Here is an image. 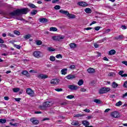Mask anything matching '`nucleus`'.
I'll list each match as a JSON object with an SVG mask.
<instances>
[{"label": "nucleus", "mask_w": 127, "mask_h": 127, "mask_svg": "<svg viewBox=\"0 0 127 127\" xmlns=\"http://www.w3.org/2000/svg\"><path fill=\"white\" fill-rule=\"evenodd\" d=\"M28 12V8H24L22 9H17L14 11L10 12V14L12 16L15 15H20V14H26Z\"/></svg>", "instance_id": "obj_1"}, {"label": "nucleus", "mask_w": 127, "mask_h": 127, "mask_svg": "<svg viewBox=\"0 0 127 127\" xmlns=\"http://www.w3.org/2000/svg\"><path fill=\"white\" fill-rule=\"evenodd\" d=\"M60 12H61V13H63V14H65V15H67V16H68L69 18H76V15L73 14H70L68 11L61 9L60 10Z\"/></svg>", "instance_id": "obj_2"}, {"label": "nucleus", "mask_w": 127, "mask_h": 127, "mask_svg": "<svg viewBox=\"0 0 127 127\" xmlns=\"http://www.w3.org/2000/svg\"><path fill=\"white\" fill-rule=\"evenodd\" d=\"M51 103V102L49 101L45 102L44 103H43V105L41 106H40L39 108L41 110H46L47 108H49V107H50Z\"/></svg>", "instance_id": "obj_3"}, {"label": "nucleus", "mask_w": 127, "mask_h": 127, "mask_svg": "<svg viewBox=\"0 0 127 127\" xmlns=\"http://www.w3.org/2000/svg\"><path fill=\"white\" fill-rule=\"evenodd\" d=\"M33 56L36 58H41V57H43V54L40 51H36L33 53Z\"/></svg>", "instance_id": "obj_4"}, {"label": "nucleus", "mask_w": 127, "mask_h": 127, "mask_svg": "<svg viewBox=\"0 0 127 127\" xmlns=\"http://www.w3.org/2000/svg\"><path fill=\"white\" fill-rule=\"evenodd\" d=\"M110 90L111 88L109 87H102L99 90V94H106V93H108Z\"/></svg>", "instance_id": "obj_5"}, {"label": "nucleus", "mask_w": 127, "mask_h": 127, "mask_svg": "<svg viewBox=\"0 0 127 127\" xmlns=\"http://www.w3.org/2000/svg\"><path fill=\"white\" fill-rule=\"evenodd\" d=\"M111 117H112V118H115V119H118V118H120L121 114L119 112L116 111L111 113Z\"/></svg>", "instance_id": "obj_6"}, {"label": "nucleus", "mask_w": 127, "mask_h": 127, "mask_svg": "<svg viewBox=\"0 0 127 127\" xmlns=\"http://www.w3.org/2000/svg\"><path fill=\"white\" fill-rule=\"evenodd\" d=\"M60 82V79H54L51 80V84L53 85H58Z\"/></svg>", "instance_id": "obj_7"}, {"label": "nucleus", "mask_w": 127, "mask_h": 127, "mask_svg": "<svg viewBox=\"0 0 127 127\" xmlns=\"http://www.w3.org/2000/svg\"><path fill=\"white\" fill-rule=\"evenodd\" d=\"M68 89L70 90H71V91H75L76 90H78V86L76 85H69L68 86Z\"/></svg>", "instance_id": "obj_8"}, {"label": "nucleus", "mask_w": 127, "mask_h": 127, "mask_svg": "<svg viewBox=\"0 0 127 127\" xmlns=\"http://www.w3.org/2000/svg\"><path fill=\"white\" fill-rule=\"evenodd\" d=\"M26 93L28 94V95H29L31 96V97H33V96L34 95V91L32 90L30 88H27L26 90Z\"/></svg>", "instance_id": "obj_9"}, {"label": "nucleus", "mask_w": 127, "mask_h": 127, "mask_svg": "<svg viewBox=\"0 0 127 127\" xmlns=\"http://www.w3.org/2000/svg\"><path fill=\"white\" fill-rule=\"evenodd\" d=\"M37 77L39 79H46L48 78V75L44 74H40L37 76Z\"/></svg>", "instance_id": "obj_10"}, {"label": "nucleus", "mask_w": 127, "mask_h": 127, "mask_svg": "<svg viewBox=\"0 0 127 127\" xmlns=\"http://www.w3.org/2000/svg\"><path fill=\"white\" fill-rule=\"evenodd\" d=\"M30 121L33 124V125H38V124H39V121L36 120V118H35L30 119Z\"/></svg>", "instance_id": "obj_11"}, {"label": "nucleus", "mask_w": 127, "mask_h": 127, "mask_svg": "<svg viewBox=\"0 0 127 127\" xmlns=\"http://www.w3.org/2000/svg\"><path fill=\"white\" fill-rule=\"evenodd\" d=\"M39 22L41 23H46L48 22V19L46 18H41L39 19Z\"/></svg>", "instance_id": "obj_12"}, {"label": "nucleus", "mask_w": 127, "mask_h": 127, "mask_svg": "<svg viewBox=\"0 0 127 127\" xmlns=\"http://www.w3.org/2000/svg\"><path fill=\"white\" fill-rule=\"evenodd\" d=\"M77 4L80 5V6H87V5H88V3L84 1L78 2Z\"/></svg>", "instance_id": "obj_13"}, {"label": "nucleus", "mask_w": 127, "mask_h": 127, "mask_svg": "<svg viewBox=\"0 0 127 127\" xmlns=\"http://www.w3.org/2000/svg\"><path fill=\"white\" fill-rule=\"evenodd\" d=\"M66 78H67L68 80H72L73 79H75V78H76V76H75V75H74L68 74L67 76H66Z\"/></svg>", "instance_id": "obj_14"}, {"label": "nucleus", "mask_w": 127, "mask_h": 127, "mask_svg": "<svg viewBox=\"0 0 127 127\" xmlns=\"http://www.w3.org/2000/svg\"><path fill=\"white\" fill-rule=\"evenodd\" d=\"M124 71L123 70H121L119 72V74L120 75V76H121V77H127V73L124 74Z\"/></svg>", "instance_id": "obj_15"}, {"label": "nucleus", "mask_w": 127, "mask_h": 127, "mask_svg": "<svg viewBox=\"0 0 127 127\" xmlns=\"http://www.w3.org/2000/svg\"><path fill=\"white\" fill-rule=\"evenodd\" d=\"M71 125L72 126H80V123H79V121H73L72 123H71Z\"/></svg>", "instance_id": "obj_16"}, {"label": "nucleus", "mask_w": 127, "mask_h": 127, "mask_svg": "<svg viewBox=\"0 0 127 127\" xmlns=\"http://www.w3.org/2000/svg\"><path fill=\"white\" fill-rule=\"evenodd\" d=\"M87 72H88V73H95V72H96V70H95V69L92 68V67H90L89 68L87 69Z\"/></svg>", "instance_id": "obj_17"}, {"label": "nucleus", "mask_w": 127, "mask_h": 127, "mask_svg": "<svg viewBox=\"0 0 127 127\" xmlns=\"http://www.w3.org/2000/svg\"><path fill=\"white\" fill-rule=\"evenodd\" d=\"M82 125L85 126V127H87L88 126H90V123L87 121H84L82 122Z\"/></svg>", "instance_id": "obj_18"}, {"label": "nucleus", "mask_w": 127, "mask_h": 127, "mask_svg": "<svg viewBox=\"0 0 127 127\" xmlns=\"http://www.w3.org/2000/svg\"><path fill=\"white\" fill-rule=\"evenodd\" d=\"M69 46L70 48H72V49H74V48H76V47H77V45L75 43H70Z\"/></svg>", "instance_id": "obj_19"}, {"label": "nucleus", "mask_w": 127, "mask_h": 127, "mask_svg": "<svg viewBox=\"0 0 127 127\" xmlns=\"http://www.w3.org/2000/svg\"><path fill=\"white\" fill-rule=\"evenodd\" d=\"M123 38H124V36L123 35H119L117 37H115L114 38L115 39H116V40H121V39H123Z\"/></svg>", "instance_id": "obj_20"}, {"label": "nucleus", "mask_w": 127, "mask_h": 127, "mask_svg": "<svg viewBox=\"0 0 127 127\" xmlns=\"http://www.w3.org/2000/svg\"><path fill=\"white\" fill-rule=\"evenodd\" d=\"M67 68H64L62 69L61 72L62 75H66V74H67Z\"/></svg>", "instance_id": "obj_21"}, {"label": "nucleus", "mask_w": 127, "mask_h": 127, "mask_svg": "<svg viewBox=\"0 0 127 127\" xmlns=\"http://www.w3.org/2000/svg\"><path fill=\"white\" fill-rule=\"evenodd\" d=\"M118 86H119V84L117 83L116 82H113L112 83V88L116 89V88H118Z\"/></svg>", "instance_id": "obj_22"}, {"label": "nucleus", "mask_w": 127, "mask_h": 127, "mask_svg": "<svg viewBox=\"0 0 127 127\" xmlns=\"http://www.w3.org/2000/svg\"><path fill=\"white\" fill-rule=\"evenodd\" d=\"M84 11L86 13H91L92 12V9L90 8H86L84 10Z\"/></svg>", "instance_id": "obj_23"}, {"label": "nucleus", "mask_w": 127, "mask_h": 127, "mask_svg": "<svg viewBox=\"0 0 127 127\" xmlns=\"http://www.w3.org/2000/svg\"><path fill=\"white\" fill-rule=\"evenodd\" d=\"M114 54H116V51L115 50H111L109 52V55H114Z\"/></svg>", "instance_id": "obj_24"}, {"label": "nucleus", "mask_w": 127, "mask_h": 127, "mask_svg": "<svg viewBox=\"0 0 127 127\" xmlns=\"http://www.w3.org/2000/svg\"><path fill=\"white\" fill-rule=\"evenodd\" d=\"M16 19H17L18 20L25 21V22H26V23H27L28 22L26 20L23 19V18H22V17H18L16 18Z\"/></svg>", "instance_id": "obj_25"}, {"label": "nucleus", "mask_w": 127, "mask_h": 127, "mask_svg": "<svg viewBox=\"0 0 127 127\" xmlns=\"http://www.w3.org/2000/svg\"><path fill=\"white\" fill-rule=\"evenodd\" d=\"M29 6L31 7V8H37V6L32 3H29Z\"/></svg>", "instance_id": "obj_26"}, {"label": "nucleus", "mask_w": 127, "mask_h": 127, "mask_svg": "<svg viewBox=\"0 0 127 127\" xmlns=\"http://www.w3.org/2000/svg\"><path fill=\"white\" fill-rule=\"evenodd\" d=\"M77 84L78 86H82V85L84 84V81L83 80V79H80L78 81Z\"/></svg>", "instance_id": "obj_27"}, {"label": "nucleus", "mask_w": 127, "mask_h": 127, "mask_svg": "<svg viewBox=\"0 0 127 127\" xmlns=\"http://www.w3.org/2000/svg\"><path fill=\"white\" fill-rule=\"evenodd\" d=\"M93 102L94 103H96V104H101L102 103V101L100 100V99H95L93 100Z\"/></svg>", "instance_id": "obj_28"}, {"label": "nucleus", "mask_w": 127, "mask_h": 127, "mask_svg": "<svg viewBox=\"0 0 127 127\" xmlns=\"http://www.w3.org/2000/svg\"><path fill=\"white\" fill-rule=\"evenodd\" d=\"M47 50L50 52H53V51H55V49H54L52 47H48Z\"/></svg>", "instance_id": "obj_29"}, {"label": "nucleus", "mask_w": 127, "mask_h": 127, "mask_svg": "<svg viewBox=\"0 0 127 127\" xmlns=\"http://www.w3.org/2000/svg\"><path fill=\"white\" fill-rule=\"evenodd\" d=\"M65 38V36H58V41H60L61 39H64Z\"/></svg>", "instance_id": "obj_30"}, {"label": "nucleus", "mask_w": 127, "mask_h": 127, "mask_svg": "<svg viewBox=\"0 0 127 127\" xmlns=\"http://www.w3.org/2000/svg\"><path fill=\"white\" fill-rule=\"evenodd\" d=\"M115 105L116 107H120L122 106V105H123V103L122 102V101H119L118 102L116 103Z\"/></svg>", "instance_id": "obj_31"}, {"label": "nucleus", "mask_w": 127, "mask_h": 127, "mask_svg": "<svg viewBox=\"0 0 127 127\" xmlns=\"http://www.w3.org/2000/svg\"><path fill=\"white\" fill-rule=\"evenodd\" d=\"M22 74H23V75H25V76H28V75H29V73H28V71L26 70L23 71L22 72Z\"/></svg>", "instance_id": "obj_32"}, {"label": "nucleus", "mask_w": 127, "mask_h": 127, "mask_svg": "<svg viewBox=\"0 0 127 127\" xmlns=\"http://www.w3.org/2000/svg\"><path fill=\"white\" fill-rule=\"evenodd\" d=\"M84 116H85V115L81 114H78L75 115L74 117V118H79V117H84Z\"/></svg>", "instance_id": "obj_33"}, {"label": "nucleus", "mask_w": 127, "mask_h": 127, "mask_svg": "<svg viewBox=\"0 0 127 127\" xmlns=\"http://www.w3.org/2000/svg\"><path fill=\"white\" fill-rule=\"evenodd\" d=\"M31 37V36L30 34L25 35L24 36V38L25 39H29V38H30Z\"/></svg>", "instance_id": "obj_34"}, {"label": "nucleus", "mask_w": 127, "mask_h": 127, "mask_svg": "<svg viewBox=\"0 0 127 127\" xmlns=\"http://www.w3.org/2000/svg\"><path fill=\"white\" fill-rule=\"evenodd\" d=\"M58 29L55 27H51L50 28V31H57Z\"/></svg>", "instance_id": "obj_35"}, {"label": "nucleus", "mask_w": 127, "mask_h": 127, "mask_svg": "<svg viewBox=\"0 0 127 127\" xmlns=\"http://www.w3.org/2000/svg\"><path fill=\"white\" fill-rule=\"evenodd\" d=\"M36 13H37V10H34L31 12V14L32 15H35Z\"/></svg>", "instance_id": "obj_36"}, {"label": "nucleus", "mask_w": 127, "mask_h": 127, "mask_svg": "<svg viewBox=\"0 0 127 127\" xmlns=\"http://www.w3.org/2000/svg\"><path fill=\"white\" fill-rule=\"evenodd\" d=\"M36 43L37 45H41V44H42V42L40 40H37L36 41Z\"/></svg>", "instance_id": "obj_37"}, {"label": "nucleus", "mask_w": 127, "mask_h": 127, "mask_svg": "<svg viewBox=\"0 0 127 127\" xmlns=\"http://www.w3.org/2000/svg\"><path fill=\"white\" fill-rule=\"evenodd\" d=\"M50 61H52L53 62H54V61L55 60V57L51 56L50 57Z\"/></svg>", "instance_id": "obj_38"}, {"label": "nucleus", "mask_w": 127, "mask_h": 127, "mask_svg": "<svg viewBox=\"0 0 127 127\" xmlns=\"http://www.w3.org/2000/svg\"><path fill=\"white\" fill-rule=\"evenodd\" d=\"M0 123L1 124H5V123H6V120H5V119H0Z\"/></svg>", "instance_id": "obj_39"}, {"label": "nucleus", "mask_w": 127, "mask_h": 127, "mask_svg": "<svg viewBox=\"0 0 127 127\" xmlns=\"http://www.w3.org/2000/svg\"><path fill=\"white\" fill-rule=\"evenodd\" d=\"M13 91L14 93H17V92L19 91V88H15L13 89Z\"/></svg>", "instance_id": "obj_40"}, {"label": "nucleus", "mask_w": 127, "mask_h": 127, "mask_svg": "<svg viewBox=\"0 0 127 127\" xmlns=\"http://www.w3.org/2000/svg\"><path fill=\"white\" fill-rule=\"evenodd\" d=\"M14 34L16 35H20V32L18 31L15 30L14 31Z\"/></svg>", "instance_id": "obj_41"}, {"label": "nucleus", "mask_w": 127, "mask_h": 127, "mask_svg": "<svg viewBox=\"0 0 127 127\" xmlns=\"http://www.w3.org/2000/svg\"><path fill=\"white\" fill-rule=\"evenodd\" d=\"M52 39H53V40H55L56 41H58V36H53Z\"/></svg>", "instance_id": "obj_42"}, {"label": "nucleus", "mask_w": 127, "mask_h": 127, "mask_svg": "<svg viewBox=\"0 0 127 127\" xmlns=\"http://www.w3.org/2000/svg\"><path fill=\"white\" fill-rule=\"evenodd\" d=\"M55 90L57 91V92H62L63 89H62V88H55Z\"/></svg>", "instance_id": "obj_43"}, {"label": "nucleus", "mask_w": 127, "mask_h": 127, "mask_svg": "<svg viewBox=\"0 0 127 127\" xmlns=\"http://www.w3.org/2000/svg\"><path fill=\"white\" fill-rule=\"evenodd\" d=\"M13 46L17 48V49H20L21 47L20 45H16V44H14Z\"/></svg>", "instance_id": "obj_44"}, {"label": "nucleus", "mask_w": 127, "mask_h": 127, "mask_svg": "<svg viewBox=\"0 0 127 127\" xmlns=\"http://www.w3.org/2000/svg\"><path fill=\"white\" fill-rule=\"evenodd\" d=\"M61 7H60V5H56L54 7V8H55V9L58 10V9H60Z\"/></svg>", "instance_id": "obj_45"}, {"label": "nucleus", "mask_w": 127, "mask_h": 127, "mask_svg": "<svg viewBox=\"0 0 127 127\" xmlns=\"http://www.w3.org/2000/svg\"><path fill=\"white\" fill-rule=\"evenodd\" d=\"M56 58H58V59L61 58L62 59V55L61 54H59V55H57L56 56Z\"/></svg>", "instance_id": "obj_46"}, {"label": "nucleus", "mask_w": 127, "mask_h": 127, "mask_svg": "<svg viewBox=\"0 0 127 127\" xmlns=\"http://www.w3.org/2000/svg\"><path fill=\"white\" fill-rule=\"evenodd\" d=\"M10 126H13V127H17V123L12 124L11 122L9 123Z\"/></svg>", "instance_id": "obj_47"}, {"label": "nucleus", "mask_w": 127, "mask_h": 127, "mask_svg": "<svg viewBox=\"0 0 127 127\" xmlns=\"http://www.w3.org/2000/svg\"><path fill=\"white\" fill-rule=\"evenodd\" d=\"M66 98L67 99H73V98H74V95H68V96H66Z\"/></svg>", "instance_id": "obj_48"}, {"label": "nucleus", "mask_w": 127, "mask_h": 127, "mask_svg": "<svg viewBox=\"0 0 127 127\" xmlns=\"http://www.w3.org/2000/svg\"><path fill=\"white\" fill-rule=\"evenodd\" d=\"M115 73L114 72H110L109 74V76H110V77H114V76H115Z\"/></svg>", "instance_id": "obj_49"}, {"label": "nucleus", "mask_w": 127, "mask_h": 127, "mask_svg": "<svg viewBox=\"0 0 127 127\" xmlns=\"http://www.w3.org/2000/svg\"><path fill=\"white\" fill-rule=\"evenodd\" d=\"M100 28H101V27L97 26L94 28V29L96 30V31H98V30H100Z\"/></svg>", "instance_id": "obj_50"}, {"label": "nucleus", "mask_w": 127, "mask_h": 127, "mask_svg": "<svg viewBox=\"0 0 127 127\" xmlns=\"http://www.w3.org/2000/svg\"><path fill=\"white\" fill-rule=\"evenodd\" d=\"M0 47H2V48H5L6 47V45L2 44L0 45Z\"/></svg>", "instance_id": "obj_51"}, {"label": "nucleus", "mask_w": 127, "mask_h": 127, "mask_svg": "<svg viewBox=\"0 0 127 127\" xmlns=\"http://www.w3.org/2000/svg\"><path fill=\"white\" fill-rule=\"evenodd\" d=\"M75 65H70V66H69V68H70V69H75Z\"/></svg>", "instance_id": "obj_52"}, {"label": "nucleus", "mask_w": 127, "mask_h": 127, "mask_svg": "<svg viewBox=\"0 0 127 127\" xmlns=\"http://www.w3.org/2000/svg\"><path fill=\"white\" fill-rule=\"evenodd\" d=\"M123 87H124V88H127V81H126V82L124 83V85H123Z\"/></svg>", "instance_id": "obj_53"}, {"label": "nucleus", "mask_w": 127, "mask_h": 127, "mask_svg": "<svg viewBox=\"0 0 127 127\" xmlns=\"http://www.w3.org/2000/svg\"><path fill=\"white\" fill-rule=\"evenodd\" d=\"M83 112H85V113H90V110L88 109H85L83 110Z\"/></svg>", "instance_id": "obj_54"}, {"label": "nucleus", "mask_w": 127, "mask_h": 127, "mask_svg": "<svg viewBox=\"0 0 127 127\" xmlns=\"http://www.w3.org/2000/svg\"><path fill=\"white\" fill-rule=\"evenodd\" d=\"M110 31H111V29H108L105 31V32L104 33V34H105V33H109Z\"/></svg>", "instance_id": "obj_55"}, {"label": "nucleus", "mask_w": 127, "mask_h": 127, "mask_svg": "<svg viewBox=\"0 0 127 127\" xmlns=\"http://www.w3.org/2000/svg\"><path fill=\"white\" fill-rule=\"evenodd\" d=\"M126 97H127V92L123 95L122 98H123V99H125Z\"/></svg>", "instance_id": "obj_56"}, {"label": "nucleus", "mask_w": 127, "mask_h": 127, "mask_svg": "<svg viewBox=\"0 0 127 127\" xmlns=\"http://www.w3.org/2000/svg\"><path fill=\"white\" fill-rule=\"evenodd\" d=\"M94 47H95V48H99V45H98V44H97V43H95V44H94Z\"/></svg>", "instance_id": "obj_57"}, {"label": "nucleus", "mask_w": 127, "mask_h": 127, "mask_svg": "<svg viewBox=\"0 0 127 127\" xmlns=\"http://www.w3.org/2000/svg\"><path fill=\"white\" fill-rule=\"evenodd\" d=\"M4 100H5V101H8V100H9V97L7 96H5L4 97Z\"/></svg>", "instance_id": "obj_58"}, {"label": "nucleus", "mask_w": 127, "mask_h": 127, "mask_svg": "<svg viewBox=\"0 0 127 127\" xmlns=\"http://www.w3.org/2000/svg\"><path fill=\"white\" fill-rule=\"evenodd\" d=\"M121 28H122V29H127V26L122 25L121 26Z\"/></svg>", "instance_id": "obj_59"}, {"label": "nucleus", "mask_w": 127, "mask_h": 127, "mask_svg": "<svg viewBox=\"0 0 127 127\" xmlns=\"http://www.w3.org/2000/svg\"><path fill=\"white\" fill-rule=\"evenodd\" d=\"M109 111H111L110 109H107L105 110L104 113H109Z\"/></svg>", "instance_id": "obj_60"}, {"label": "nucleus", "mask_w": 127, "mask_h": 127, "mask_svg": "<svg viewBox=\"0 0 127 127\" xmlns=\"http://www.w3.org/2000/svg\"><path fill=\"white\" fill-rule=\"evenodd\" d=\"M80 91H81V92H86V91H87V90L85 88H81Z\"/></svg>", "instance_id": "obj_61"}, {"label": "nucleus", "mask_w": 127, "mask_h": 127, "mask_svg": "<svg viewBox=\"0 0 127 127\" xmlns=\"http://www.w3.org/2000/svg\"><path fill=\"white\" fill-rule=\"evenodd\" d=\"M20 100H21V99L18 98H15V101H16V102H19L20 101Z\"/></svg>", "instance_id": "obj_62"}, {"label": "nucleus", "mask_w": 127, "mask_h": 127, "mask_svg": "<svg viewBox=\"0 0 127 127\" xmlns=\"http://www.w3.org/2000/svg\"><path fill=\"white\" fill-rule=\"evenodd\" d=\"M90 29H92L91 27H87V28H84V30H90Z\"/></svg>", "instance_id": "obj_63"}, {"label": "nucleus", "mask_w": 127, "mask_h": 127, "mask_svg": "<svg viewBox=\"0 0 127 127\" xmlns=\"http://www.w3.org/2000/svg\"><path fill=\"white\" fill-rule=\"evenodd\" d=\"M0 43H4V41H3V40H2L1 38H0Z\"/></svg>", "instance_id": "obj_64"}]
</instances>
